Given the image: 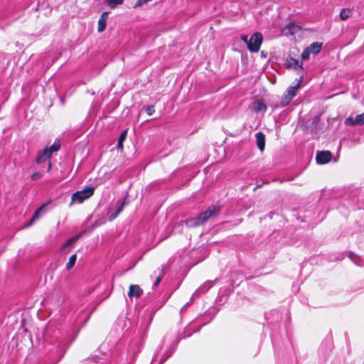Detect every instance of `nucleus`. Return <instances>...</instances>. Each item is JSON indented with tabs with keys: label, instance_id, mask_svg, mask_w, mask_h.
Masks as SVG:
<instances>
[{
	"label": "nucleus",
	"instance_id": "9",
	"mask_svg": "<svg viewBox=\"0 0 364 364\" xmlns=\"http://www.w3.org/2000/svg\"><path fill=\"white\" fill-rule=\"evenodd\" d=\"M250 108L251 110L255 112H265L267 109V106L265 104L260 101L257 100L253 102L250 105Z\"/></svg>",
	"mask_w": 364,
	"mask_h": 364
},
{
	"label": "nucleus",
	"instance_id": "15",
	"mask_svg": "<svg viewBox=\"0 0 364 364\" xmlns=\"http://www.w3.org/2000/svg\"><path fill=\"white\" fill-rule=\"evenodd\" d=\"M46 204L42 205L41 207H39L36 212L34 213L32 218L31 219L28 225H31L36 219H38L40 217L41 213L44 210V208H46Z\"/></svg>",
	"mask_w": 364,
	"mask_h": 364
},
{
	"label": "nucleus",
	"instance_id": "16",
	"mask_svg": "<svg viewBox=\"0 0 364 364\" xmlns=\"http://www.w3.org/2000/svg\"><path fill=\"white\" fill-rule=\"evenodd\" d=\"M127 130H124L120 134L119 139H118L117 144V147L118 149H122L123 148V142L125 140V139L127 138Z\"/></svg>",
	"mask_w": 364,
	"mask_h": 364
},
{
	"label": "nucleus",
	"instance_id": "14",
	"mask_svg": "<svg viewBox=\"0 0 364 364\" xmlns=\"http://www.w3.org/2000/svg\"><path fill=\"white\" fill-rule=\"evenodd\" d=\"M306 48L311 53L316 55L321 51L322 48V43L314 42Z\"/></svg>",
	"mask_w": 364,
	"mask_h": 364
},
{
	"label": "nucleus",
	"instance_id": "2",
	"mask_svg": "<svg viewBox=\"0 0 364 364\" xmlns=\"http://www.w3.org/2000/svg\"><path fill=\"white\" fill-rule=\"evenodd\" d=\"M95 188L91 186L85 188L82 191H76L72 195L70 205L74 203H81L94 194Z\"/></svg>",
	"mask_w": 364,
	"mask_h": 364
},
{
	"label": "nucleus",
	"instance_id": "1",
	"mask_svg": "<svg viewBox=\"0 0 364 364\" xmlns=\"http://www.w3.org/2000/svg\"><path fill=\"white\" fill-rule=\"evenodd\" d=\"M220 211V208L218 206H210L205 212L200 213L196 218H190L185 220V223L188 227H197L205 222L209 218L217 216Z\"/></svg>",
	"mask_w": 364,
	"mask_h": 364
},
{
	"label": "nucleus",
	"instance_id": "13",
	"mask_svg": "<svg viewBox=\"0 0 364 364\" xmlns=\"http://www.w3.org/2000/svg\"><path fill=\"white\" fill-rule=\"evenodd\" d=\"M302 81V77H300L299 82L294 85L289 87L287 90V94L291 96V98L296 96L297 91L300 87L301 82Z\"/></svg>",
	"mask_w": 364,
	"mask_h": 364
},
{
	"label": "nucleus",
	"instance_id": "20",
	"mask_svg": "<svg viewBox=\"0 0 364 364\" xmlns=\"http://www.w3.org/2000/svg\"><path fill=\"white\" fill-rule=\"evenodd\" d=\"M76 259H77L76 255H73L70 257L69 261H68V262L66 264V269L68 270H70L75 265V262H76Z\"/></svg>",
	"mask_w": 364,
	"mask_h": 364
},
{
	"label": "nucleus",
	"instance_id": "10",
	"mask_svg": "<svg viewBox=\"0 0 364 364\" xmlns=\"http://www.w3.org/2000/svg\"><path fill=\"white\" fill-rule=\"evenodd\" d=\"M213 281H207L203 283L194 293L193 296H199L200 294H203L207 291L209 289H210L213 286Z\"/></svg>",
	"mask_w": 364,
	"mask_h": 364
},
{
	"label": "nucleus",
	"instance_id": "4",
	"mask_svg": "<svg viewBox=\"0 0 364 364\" xmlns=\"http://www.w3.org/2000/svg\"><path fill=\"white\" fill-rule=\"evenodd\" d=\"M346 126H362L364 124V113L358 114L355 117L350 116L345 120Z\"/></svg>",
	"mask_w": 364,
	"mask_h": 364
},
{
	"label": "nucleus",
	"instance_id": "29",
	"mask_svg": "<svg viewBox=\"0 0 364 364\" xmlns=\"http://www.w3.org/2000/svg\"><path fill=\"white\" fill-rule=\"evenodd\" d=\"M161 280V277H158L156 278V279L155 280L154 283V287L158 286V285H159V284L160 283Z\"/></svg>",
	"mask_w": 364,
	"mask_h": 364
},
{
	"label": "nucleus",
	"instance_id": "28",
	"mask_svg": "<svg viewBox=\"0 0 364 364\" xmlns=\"http://www.w3.org/2000/svg\"><path fill=\"white\" fill-rule=\"evenodd\" d=\"M241 39L246 43V45H248V41L250 38H248L247 36L243 35L241 36Z\"/></svg>",
	"mask_w": 364,
	"mask_h": 364
},
{
	"label": "nucleus",
	"instance_id": "12",
	"mask_svg": "<svg viewBox=\"0 0 364 364\" xmlns=\"http://www.w3.org/2000/svg\"><path fill=\"white\" fill-rule=\"evenodd\" d=\"M287 64L289 68H291L294 70H297L299 68L303 69L302 63H300L299 60L294 59L293 58H289L287 60Z\"/></svg>",
	"mask_w": 364,
	"mask_h": 364
},
{
	"label": "nucleus",
	"instance_id": "31",
	"mask_svg": "<svg viewBox=\"0 0 364 364\" xmlns=\"http://www.w3.org/2000/svg\"><path fill=\"white\" fill-rule=\"evenodd\" d=\"M50 168H51V164H49V165H48V171L50 169Z\"/></svg>",
	"mask_w": 364,
	"mask_h": 364
},
{
	"label": "nucleus",
	"instance_id": "21",
	"mask_svg": "<svg viewBox=\"0 0 364 364\" xmlns=\"http://www.w3.org/2000/svg\"><path fill=\"white\" fill-rule=\"evenodd\" d=\"M350 11L348 9H343L340 13V18L342 20H346L350 15Z\"/></svg>",
	"mask_w": 364,
	"mask_h": 364
},
{
	"label": "nucleus",
	"instance_id": "3",
	"mask_svg": "<svg viewBox=\"0 0 364 364\" xmlns=\"http://www.w3.org/2000/svg\"><path fill=\"white\" fill-rule=\"evenodd\" d=\"M263 41L262 35L260 33H255L248 41L247 48L251 52H257Z\"/></svg>",
	"mask_w": 364,
	"mask_h": 364
},
{
	"label": "nucleus",
	"instance_id": "18",
	"mask_svg": "<svg viewBox=\"0 0 364 364\" xmlns=\"http://www.w3.org/2000/svg\"><path fill=\"white\" fill-rule=\"evenodd\" d=\"M105 1L109 5V6L112 9H114L117 5L122 4L123 3V0H105Z\"/></svg>",
	"mask_w": 364,
	"mask_h": 364
},
{
	"label": "nucleus",
	"instance_id": "25",
	"mask_svg": "<svg viewBox=\"0 0 364 364\" xmlns=\"http://www.w3.org/2000/svg\"><path fill=\"white\" fill-rule=\"evenodd\" d=\"M146 112L148 115L151 116L155 112L154 107L153 105H149L146 107Z\"/></svg>",
	"mask_w": 364,
	"mask_h": 364
},
{
	"label": "nucleus",
	"instance_id": "27",
	"mask_svg": "<svg viewBox=\"0 0 364 364\" xmlns=\"http://www.w3.org/2000/svg\"><path fill=\"white\" fill-rule=\"evenodd\" d=\"M41 176V174L40 173H33L32 176H31V178L33 180H37V179H39Z\"/></svg>",
	"mask_w": 364,
	"mask_h": 364
},
{
	"label": "nucleus",
	"instance_id": "30",
	"mask_svg": "<svg viewBox=\"0 0 364 364\" xmlns=\"http://www.w3.org/2000/svg\"><path fill=\"white\" fill-rule=\"evenodd\" d=\"M350 257L351 260H353L356 264L359 265V264L357 262V261L353 258V253H350Z\"/></svg>",
	"mask_w": 364,
	"mask_h": 364
},
{
	"label": "nucleus",
	"instance_id": "24",
	"mask_svg": "<svg viewBox=\"0 0 364 364\" xmlns=\"http://www.w3.org/2000/svg\"><path fill=\"white\" fill-rule=\"evenodd\" d=\"M311 53L309 52V50L307 49V48H306L304 51L302 52V54H301V58L303 60H306L307 59H309V55H310Z\"/></svg>",
	"mask_w": 364,
	"mask_h": 364
},
{
	"label": "nucleus",
	"instance_id": "6",
	"mask_svg": "<svg viewBox=\"0 0 364 364\" xmlns=\"http://www.w3.org/2000/svg\"><path fill=\"white\" fill-rule=\"evenodd\" d=\"M51 156L50 151H48V147H46L44 149L38 151L36 162L41 164L47 161Z\"/></svg>",
	"mask_w": 364,
	"mask_h": 364
},
{
	"label": "nucleus",
	"instance_id": "5",
	"mask_svg": "<svg viewBox=\"0 0 364 364\" xmlns=\"http://www.w3.org/2000/svg\"><path fill=\"white\" fill-rule=\"evenodd\" d=\"M331 153L328 151H321L316 154V160L318 164H325L331 159Z\"/></svg>",
	"mask_w": 364,
	"mask_h": 364
},
{
	"label": "nucleus",
	"instance_id": "17",
	"mask_svg": "<svg viewBox=\"0 0 364 364\" xmlns=\"http://www.w3.org/2000/svg\"><path fill=\"white\" fill-rule=\"evenodd\" d=\"M293 98L291 96L288 95L287 93L284 94L281 99L280 107H284L287 106Z\"/></svg>",
	"mask_w": 364,
	"mask_h": 364
},
{
	"label": "nucleus",
	"instance_id": "26",
	"mask_svg": "<svg viewBox=\"0 0 364 364\" xmlns=\"http://www.w3.org/2000/svg\"><path fill=\"white\" fill-rule=\"evenodd\" d=\"M109 12L105 11L102 14L99 20L107 21L108 18Z\"/></svg>",
	"mask_w": 364,
	"mask_h": 364
},
{
	"label": "nucleus",
	"instance_id": "23",
	"mask_svg": "<svg viewBox=\"0 0 364 364\" xmlns=\"http://www.w3.org/2000/svg\"><path fill=\"white\" fill-rule=\"evenodd\" d=\"M60 149V144L55 142L53 145H51L48 148V151H50V155H52L53 152L57 151Z\"/></svg>",
	"mask_w": 364,
	"mask_h": 364
},
{
	"label": "nucleus",
	"instance_id": "8",
	"mask_svg": "<svg viewBox=\"0 0 364 364\" xmlns=\"http://www.w3.org/2000/svg\"><path fill=\"white\" fill-rule=\"evenodd\" d=\"M126 204H127V198L126 197L122 201L117 202V205H118L117 209L114 213H111L109 215V221L114 220L119 215V214L123 210Z\"/></svg>",
	"mask_w": 364,
	"mask_h": 364
},
{
	"label": "nucleus",
	"instance_id": "19",
	"mask_svg": "<svg viewBox=\"0 0 364 364\" xmlns=\"http://www.w3.org/2000/svg\"><path fill=\"white\" fill-rule=\"evenodd\" d=\"M79 236H75L68 239L62 247V250H65L67 247H70L73 242H75Z\"/></svg>",
	"mask_w": 364,
	"mask_h": 364
},
{
	"label": "nucleus",
	"instance_id": "11",
	"mask_svg": "<svg viewBox=\"0 0 364 364\" xmlns=\"http://www.w3.org/2000/svg\"><path fill=\"white\" fill-rule=\"evenodd\" d=\"M257 139V145L259 149L262 151L265 146V136L262 132H257L255 134Z\"/></svg>",
	"mask_w": 364,
	"mask_h": 364
},
{
	"label": "nucleus",
	"instance_id": "7",
	"mask_svg": "<svg viewBox=\"0 0 364 364\" xmlns=\"http://www.w3.org/2000/svg\"><path fill=\"white\" fill-rule=\"evenodd\" d=\"M143 293V291L142 289L139 287V285H136V284H131L129 286V292H128V296L130 297V298H132V297H136V298H139L140 297V296Z\"/></svg>",
	"mask_w": 364,
	"mask_h": 364
},
{
	"label": "nucleus",
	"instance_id": "22",
	"mask_svg": "<svg viewBox=\"0 0 364 364\" xmlns=\"http://www.w3.org/2000/svg\"><path fill=\"white\" fill-rule=\"evenodd\" d=\"M106 26H107V21L99 20L98 21V26H97L98 32H100V33L102 32L105 29Z\"/></svg>",
	"mask_w": 364,
	"mask_h": 364
}]
</instances>
